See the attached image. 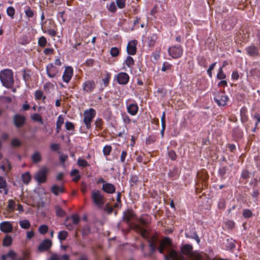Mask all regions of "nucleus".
Listing matches in <instances>:
<instances>
[{
	"instance_id": "nucleus-59",
	"label": "nucleus",
	"mask_w": 260,
	"mask_h": 260,
	"mask_svg": "<svg viewBox=\"0 0 260 260\" xmlns=\"http://www.w3.org/2000/svg\"><path fill=\"white\" fill-rule=\"evenodd\" d=\"M168 155L172 160H175L177 158V154L174 150L169 151Z\"/></svg>"
},
{
	"instance_id": "nucleus-45",
	"label": "nucleus",
	"mask_w": 260,
	"mask_h": 260,
	"mask_svg": "<svg viewBox=\"0 0 260 260\" xmlns=\"http://www.w3.org/2000/svg\"><path fill=\"white\" fill-rule=\"evenodd\" d=\"M35 99L36 100H40L42 98H43V100L46 99L45 96L43 97V92L40 90H38L36 91V92L35 93Z\"/></svg>"
},
{
	"instance_id": "nucleus-62",
	"label": "nucleus",
	"mask_w": 260,
	"mask_h": 260,
	"mask_svg": "<svg viewBox=\"0 0 260 260\" xmlns=\"http://www.w3.org/2000/svg\"><path fill=\"white\" fill-rule=\"evenodd\" d=\"M73 220V223L75 224H77L80 221V218L78 215L73 214L71 216Z\"/></svg>"
},
{
	"instance_id": "nucleus-17",
	"label": "nucleus",
	"mask_w": 260,
	"mask_h": 260,
	"mask_svg": "<svg viewBox=\"0 0 260 260\" xmlns=\"http://www.w3.org/2000/svg\"><path fill=\"white\" fill-rule=\"evenodd\" d=\"M0 230L5 233H10L13 230V226L9 221H3L0 223Z\"/></svg>"
},
{
	"instance_id": "nucleus-31",
	"label": "nucleus",
	"mask_w": 260,
	"mask_h": 260,
	"mask_svg": "<svg viewBox=\"0 0 260 260\" xmlns=\"http://www.w3.org/2000/svg\"><path fill=\"white\" fill-rule=\"evenodd\" d=\"M31 160L34 163H38L42 160V157L39 152H35L31 155Z\"/></svg>"
},
{
	"instance_id": "nucleus-14",
	"label": "nucleus",
	"mask_w": 260,
	"mask_h": 260,
	"mask_svg": "<svg viewBox=\"0 0 260 260\" xmlns=\"http://www.w3.org/2000/svg\"><path fill=\"white\" fill-rule=\"evenodd\" d=\"M138 42L134 40L128 42L127 46V52L129 55H135L137 52L136 45Z\"/></svg>"
},
{
	"instance_id": "nucleus-27",
	"label": "nucleus",
	"mask_w": 260,
	"mask_h": 260,
	"mask_svg": "<svg viewBox=\"0 0 260 260\" xmlns=\"http://www.w3.org/2000/svg\"><path fill=\"white\" fill-rule=\"evenodd\" d=\"M247 109L243 107L240 110L241 120L242 122H246L248 121V118L247 115Z\"/></svg>"
},
{
	"instance_id": "nucleus-34",
	"label": "nucleus",
	"mask_w": 260,
	"mask_h": 260,
	"mask_svg": "<svg viewBox=\"0 0 260 260\" xmlns=\"http://www.w3.org/2000/svg\"><path fill=\"white\" fill-rule=\"evenodd\" d=\"M139 181V178H138V176H137L136 175H132L131 177V178L129 179V183H130L131 186H134L135 185H137L138 184Z\"/></svg>"
},
{
	"instance_id": "nucleus-21",
	"label": "nucleus",
	"mask_w": 260,
	"mask_h": 260,
	"mask_svg": "<svg viewBox=\"0 0 260 260\" xmlns=\"http://www.w3.org/2000/svg\"><path fill=\"white\" fill-rule=\"evenodd\" d=\"M218 173L222 179H225L226 178V174H230V171L227 166H222L219 168Z\"/></svg>"
},
{
	"instance_id": "nucleus-40",
	"label": "nucleus",
	"mask_w": 260,
	"mask_h": 260,
	"mask_svg": "<svg viewBox=\"0 0 260 260\" xmlns=\"http://www.w3.org/2000/svg\"><path fill=\"white\" fill-rule=\"evenodd\" d=\"M25 14L28 18H32L34 16V12L29 7L25 8Z\"/></svg>"
},
{
	"instance_id": "nucleus-56",
	"label": "nucleus",
	"mask_w": 260,
	"mask_h": 260,
	"mask_svg": "<svg viewBox=\"0 0 260 260\" xmlns=\"http://www.w3.org/2000/svg\"><path fill=\"white\" fill-rule=\"evenodd\" d=\"M103 121L101 118H98L95 121V125L97 128L99 129H102V126H103Z\"/></svg>"
},
{
	"instance_id": "nucleus-37",
	"label": "nucleus",
	"mask_w": 260,
	"mask_h": 260,
	"mask_svg": "<svg viewBox=\"0 0 260 260\" xmlns=\"http://www.w3.org/2000/svg\"><path fill=\"white\" fill-rule=\"evenodd\" d=\"M68 236V233L67 232L62 231H60L58 233V237L60 241H62L65 240Z\"/></svg>"
},
{
	"instance_id": "nucleus-3",
	"label": "nucleus",
	"mask_w": 260,
	"mask_h": 260,
	"mask_svg": "<svg viewBox=\"0 0 260 260\" xmlns=\"http://www.w3.org/2000/svg\"><path fill=\"white\" fill-rule=\"evenodd\" d=\"M91 198L93 203L99 208H101L105 203L104 195L99 190H93Z\"/></svg>"
},
{
	"instance_id": "nucleus-51",
	"label": "nucleus",
	"mask_w": 260,
	"mask_h": 260,
	"mask_svg": "<svg viewBox=\"0 0 260 260\" xmlns=\"http://www.w3.org/2000/svg\"><path fill=\"white\" fill-rule=\"evenodd\" d=\"M48 226L45 225H41L39 229V232L41 234L45 235L48 232Z\"/></svg>"
},
{
	"instance_id": "nucleus-60",
	"label": "nucleus",
	"mask_w": 260,
	"mask_h": 260,
	"mask_svg": "<svg viewBox=\"0 0 260 260\" xmlns=\"http://www.w3.org/2000/svg\"><path fill=\"white\" fill-rule=\"evenodd\" d=\"M104 211L108 214H110L113 211V207L107 204L104 208Z\"/></svg>"
},
{
	"instance_id": "nucleus-58",
	"label": "nucleus",
	"mask_w": 260,
	"mask_h": 260,
	"mask_svg": "<svg viewBox=\"0 0 260 260\" xmlns=\"http://www.w3.org/2000/svg\"><path fill=\"white\" fill-rule=\"evenodd\" d=\"M110 78L111 74L108 73L106 74V77L103 79V81L105 86H107L108 85Z\"/></svg>"
},
{
	"instance_id": "nucleus-47",
	"label": "nucleus",
	"mask_w": 260,
	"mask_h": 260,
	"mask_svg": "<svg viewBox=\"0 0 260 260\" xmlns=\"http://www.w3.org/2000/svg\"><path fill=\"white\" fill-rule=\"evenodd\" d=\"M15 13V9L13 7H9L7 9V14L8 16H10L12 18H14Z\"/></svg>"
},
{
	"instance_id": "nucleus-38",
	"label": "nucleus",
	"mask_w": 260,
	"mask_h": 260,
	"mask_svg": "<svg viewBox=\"0 0 260 260\" xmlns=\"http://www.w3.org/2000/svg\"><path fill=\"white\" fill-rule=\"evenodd\" d=\"M250 75L254 77L259 78L260 77V70L257 68L252 69L250 71Z\"/></svg>"
},
{
	"instance_id": "nucleus-39",
	"label": "nucleus",
	"mask_w": 260,
	"mask_h": 260,
	"mask_svg": "<svg viewBox=\"0 0 260 260\" xmlns=\"http://www.w3.org/2000/svg\"><path fill=\"white\" fill-rule=\"evenodd\" d=\"M107 9L111 13H114L117 11L116 5L114 2H111L109 6H107Z\"/></svg>"
},
{
	"instance_id": "nucleus-61",
	"label": "nucleus",
	"mask_w": 260,
	"mask_h": 260,
	"mask_svg": "<svg viewBox=\"0 0 260 260\" xmlns=\"http://www.w3.org/2000/svg\"><path fill=\"white\" fill-rule=\"evenodd\" d=\"M11 145L13 147H19L21 145V142L18 139H14L11 141Z\"/></svg>"
},
{
	"instance_id": "nucleus-30",
	"label": "nucleus",
	"mask_w": 260,
	"mask_h": 260,
	"mask_svg": "<svg viewBox=\"0 0 260 260\" xmlns=\"http://www.w3.org/2000/svg\"><path fill=\"white\" fill-rule=\"evenodd\" d=\"M161 70L162 72L171 71L173 72V66L168 62L165 61L162 64Z\"/></svg>"
},
{
	"instance_id": "nucleus-44",
	"label": "nucleus",
	"mask_w": 260,
	"mask_h": 260,
	"mask_svg": "<svg viewBox=\"0 0 260 260\" xmlns=\"http://www.w3.org/2000/svg\"><path fill=\"white\" fill-rule=\"evenodd\" d=\"M157 137L155 136L151 135L149 136L146 140V145H149L156 141Z\"/></svg>"
},
{
	"instance_id": "nucleus-15",
	"label": "nucleus",
	"mask_w": 260,
	"mask_h": 260,
	"mask_svg": "<svg viewBox=\"0 0 260 260\" xmlns=\"http://www.w3.org/2000/svg\"><path fill=\"white\" fill-rule=\"evenodd\" d=\"M52 246V241L49 239H45L38 246V250L40 252L47 251L50 249Z\"/></svg>"
},
{
	"instance_id": "nucleus-7",
	"label": "nucleus",
	"mask_w": 260,
	"mask_h": 260,
	"mask_svg": "<svg viewBox=\"0 0 260 260\" xmlns=\"http://www.w3.org/2000/svg\"><path fill=\"white\" fill-rule=\"evenodd\" d=\"M169 55L173 58L180 57L183 54V49L181 46L175 45L171 47L168 50Z\"/></svg>"
},
{
	"instance_id": "nucleus-28",
	"label": "nucleus",
	"mask_w": 260,
	"mask_h": 260,
	"mask_svg": "<svg viewBox=\"0 0 260 260\" xmlns=\"http://www.w3.org/2000/svg\"><path fill=\"white\" fill-rule=\"evenodd\" d=\"M192 250V246L189 244L184 245L181 248L182 253L185 255H190Z\"/></svg>"
},
{
	"instance_id": "nucleus-50",
	"label": "nucleus",
	"mask_w": 260,
	"mask_h": 260,
	"mask_svg": "<svg viewBox=\"0 0 260 260\" xmlns=\"http://www.w3.org/2000/svg\"><path fill=\"white\" fill-rule=\"evenodd\" d=\"M116 3L119 9H123L125 7L126 0H116Z\"/></svg>"
},
{
	"instance_id": "nucleus-23",
	"label": "nucleus",
	"mask_w": 260,
	"mask_h": 260,
	"mask_svg": "<svg viewBox=\"0 0 260 260\" xmlns=\"http://www.w3.org/2000/svg\"><path fill=\"white\" fill-rule=\"evenodd\" d=\"M235 24V19L234 17H232L224 21L223 25L225 26L226 28L228 29H231L233 28Z\"/></svg>"
},
{
	"instance_id": "nucleus-41",
	"label": "nucleus",
	"mask_w": 260,
	"mask_h": 260,
	"mask_svg": "<svg viewBox=\"0 0 260 260\" xmlns=\"http://www.w3.org/2000/svg\"><path fill=\"white\" fill-rule=\"evenodd\" d=\"M55 210L57 216L62 217L65 215L66 212L59 206H56Z\"/></svg>"
},
{
	"instance_id": "nucleus-24",
	"label": "nucleus",
	"mask_w": 260,
	"mask_h": 260,
	"mask_svg": "<svg viewBox=\"0 0 260 260\" xmlns=\"http://www.w3.org/2000/svg\"><path fill=\"white\" fill-rule=\"evenodd\" d=\"M157 36L156 34L152 33L148 37V45L149 47H153L155 44Z\"/></svg>"
},
{
	"instance_id": "nucleus-25",
	"label": "nucleus",
	"mask_w": 260,
	"mask_h": 260,
	"mask_svg": "<svg viewBox=\"0 0 260 260\" xmlns=\"http://www.w3.org/2000/svg\"><path fill=\"white\" fill-rule=\"evenodd\" d=\"M138 221L143 226H147L150 223V218L148 215H142Z\"/></svg>"
},
{
	"instance_id": "nucleus-2",
	"label": "nucleus",
	"mask_w": 260,
	"mask_h": 260,
	"mask_svg": "<svg viewBox=\"0 0 260 260\" xmlns=\"http://www.w3.org/2000/svg\"><path fill=\"white\" fill-rule=\"evenodd\" d=\"M0 79L3 85L9 88L14 84L13 73L10 69H5L0 73Z\"/></svg>"
},
{
	"instance_id": "nucleus-49",
	"label": "nucleus",
	"mask_w": 260,
	"mask_h": 260,
	"mask_svg": "<svg viewBox=\"0 0 260 260\" xmlns=\"http://www.w3.org/2000/svg\"><path fill=\"white\" fill-rule=\"evenodd\" d=\"M22 77L23 79L25 81V82H28L30 78L29 72L24 70L23 71Z\"/></svg>"
},
{
	"instance_id": "nucleus-52",
	"label": "nucleus",
	"mask_w": 260,
	"mask_h": 260,
	"mask_svg": "<svg viewBox=\"0 0 260 260\" xmlns=\"http://www.w3.org/2000/svg\"><path fill=\"white\" fill-rule=\"evenodd\" d=\"M119 50L117 47H112L110 50V54L112 57H116L119 55Z\"/></svg>"
},
{
	"instance_id": "nucleus-6",
	"label": "nucleus",
	"mask_w": 260,
	"mask_h": 260,
	"mask_svg": "<svg viewBox=\"0 0 260 260\" xmlns=\"http://www.w3.org/2000/svg\"><path fill=\"white\" fill-rule=\"evenodd\" d=\"M12 121L16 128H20L24 125L26 118L23 115L16 114L13 117Z\"/></svg>"
},
{
	"instance_id": "nucleus-13",
	"label": "nucleus",
	"mask_w": 260,
	"mask_h": 260,
	"mask_svg": "<svg viewBox=\"0 0 260 260\" xmlns=\"http://www.w3.org/2000/svg\"><path fill=\"white\" fill-rule=\"evenodd\" d=\"M95 87V83L93 80H87L83 84V89L86 92H92Z\"/></svg>"
},
{
	"instance_id": "nucleus-64",
	"label": "nucleus",
	"mask_w": 260,
	"mask_h": 260,
	"mask_svg": "<svg viewBox=\"0 0 260 260\" xmlns=\"http://www.w3.org/2000/svg\"><path fill=\"white\" fill-rule=\"evenodd\" d=\"M216 64V62L213 63L212 64H211L209 68L207 70V73L210 78H211L212 76V71L214 69Z\"/></svg>"
},
{
	"instance_id": "nucleus-43",
	"label": "nucleus",
	"mask_w": 260,
	"mask_h": 260,
	"mask_svg": "<svg viewBox=\"0 0 260 260\" xmlns=\"http://www.w3.org/2000/svg\"><path fill=\"white\" fill-rule=\"evenodd\" d=\"M90 233V228L88 225H84L82 229L83 236H87Z\"/></svg>"
},
{
	"instance_id": "nucleus-20",
	"label": "nucleus",
	"mask_w": 260,
	"mask_h": 260,
	"mask_svg": "<svg viewBox=\"0 0 260 260\" xmlns=\"http://www.w3.org/2000/svg\"><path fill=\"white\" fill-rule=\"evenodd\" d=\"M0 189H2L5 195L8 194L9 188L6 179L2 176H0Z\"/></svg>"
},
{
	"instance_id": "nucleus-29",
	"label": "nucleus",
	"mask_w": 260,
	"mask_h": 260,
	"mask_svg": "<svg viewBox=\"0 0 260 260\" xmlns=\"http://www.w3.org/2000/svg\"><path fill=\"white\" fill-rule=\"evenodd\" d=\"M159 243L162 244L166 248V251H168V248L172 249V241L168 237H166L162 241H160Z\"/></svg>"
},
{
	"instance_id": "nucleus-16",
	"label": "nucleus",
	"mask_w": 260,
	"mask_h": 260,
	"mask_svg": "<svg viewBox=\"0 0 260 260\" xmlns=\"http://www.w3.org/2000/svg\"><path fill=\"white\" fill-rule=\"evenodd\" d=\"M117 81L120 84H126L129 81V76L124 72L119 73L117 75Z\"/></svg>"
},
{
	"instance_id": "nucleus-11",
	"label": "nucleus",
	"mask_w": 260,
	"mask_h": 260,
	"mask_svg": "<svg viewBox=\"0 0 260 260\" xmlns=\"http://www.w3.org/2000/svg\"><path fill=\"white\" fill-rule=\"evenodd\" d=\"M59 72V69L55 67L53 63H50L46 66V73L50 78L56 77Z\"/></svg>"
},
{
	"instance_id": "nucleus-8",
	"label": "nucleus",
	"mask_w": 260,
	"mask_h": 260,
	"mask_svg": "<svg viewBox=\"0 0 260 260\" xmlns=\"http://www.w3.org/2000/svg\"><path fill=\"white\" fill-rule=\"evenodd\" d=\"M228 99V96L224 95L221 91H217L214 97V101L218 106H225Z\"/></svg>"
},
{
	"instance_id": "nucleus-32",
	"label": "nucleus",
	"mask_w": 260,
	"mask_h": 260,
	"mask_svg": "<svg viewBox=\"0 0 260 260\" xmlns=\"http://www.w3.org/2000/svg\"><path fill=\"white\" fill-rule=\"evenodd\" d=\"M31 119L34 121L39 122L41 124L44 123L42 116L38 113H35L31 115Z\"/></svg>"
},
{
	"instance_id": "nucleus-22",
	"label": "nucleus",
	"mask_w": 260,
	"mask_h": 260,
	"mask_svg": "<svg viewBox=\"0 0 260 260\" xmlns=\"http://www.w3.org/2000/svg\"><path fill=\"white\" fill-rule=\"evenodd\" d=\"M127 112L132 115H135L138 111V106L137 104H131L127 108Z\"/></svg>"
},
{
	"instance_id": "nucleus-36",
	"label": "nucleus",
	"mask_w": 260,
	"mask_h": 260,
	"mask_svg": "<svg viewBox=\"0 0 260 260\" xmlns=\"http://www.w3.org/2000/svg\"><path fill=\"white\" fill-rule=\"evenodd\" d=\"M19 224L21 228L28 229L30 226V224L28 220H23L19 222Z\"/></svg>"
},
{
	"instance_id": "nucleus-57",
	"label": "nucleus",
	"mask_w": 260,
	"mask_h": 260,
	"mask_svg": "<svg viewBox=\"0 0 260 260\" xmlns=\"http://www.w3.org/2000/svg\"><path fill=\"white\" fill-rule=\"evenodd\" d=\"M111 146L108 145L105 146L103 148L104 154L106 156L109 155L111 151Z\"/></svg>"
},
{
	"instance_id": "nucleus-33",
	"label": "nucleus",
	"mask_w": 260,
	"mask_h": 260,
	"mask_svg": "<svg viewBox=\"0 0 260 260\" xmlns=\"http://www.w3.org/2000/svg\"><path fill=\"white\" fill-rule=\"evenodd\" d=\"M12 239L11 236L6 235L3 241V245L5 247H8L11 245Z\"/></svg>"
},
{
	"instance_id": "nucleus-18",
	"label": "nucleus",
	"mask_w": 260,
	"mask_h": 260,
	"mask_svg": "<svg viewBox=\"0 0 260 260\" xmlns=\"http://www.w3.org/2000/svg\"><path fill=\"white\" fill-rule=\"evenodd\" d=\"M246 51L248 55L252 57L257 56L259 54L258 48L253 45L246 47Z\"/></svg>"
},
{
	"instance_id": "nucleus-10",
	"label": "nucleus",
	"mask_w": 260,
	"mask_h": 260,
	"mask_svg": "<svg viewBox=\"0 0 260 260\" xmlns=\"http://www.w3.org/2000/svg\"><path fill=\"white\" fill-rule=\"evenodd\" d=\"M168 254H164V258L165 260H170L172 258L173 260H184L183 256L178 253L176 251L168 248Z\"/></svg>"
},
{
	"instance_id": "nucleus-19",
	"label": "nucleus",
	"mask_w": 260,
	"mask_h": 260,
	"mask_svg": "<svg viewBox=\"0 0 260 260\" xmlns=\"http://www.w3.org/2000/svg\"><path fill=\"white\" fill-rule=\"evenodd\" d=\"M115 186L110 183H106L103 184L102 190L107 193H113L115 192Z\"/></svg>"
},
{
	"instance_id": "nucleus-26",
	"label": "nucleus",
	"mask_w": 260,
	"mask_h": 260,
	"mask_svg": "<svg viewBox=\"0 0 260 260\" xmlns=\"http://www.w3.org/2000/svg\"><path fill=\"white\" fill-rule=\"evenodd\" d=\"M51 191L55 196H58L59 193L64 192V189L62 186L54 185L51 187Z\"/></svg>"
},
{
	"instance_id": "nucleus-12",
	"label": "nucleus",
	"mask_w": 260,
	"mask_h": 260,
	"mask_svg": "<svg viewBox=\"0 0 260 260\" xmlns=\"http://www.w3.org/2000/svg\"><path fill=\"white\" fill-rule=\"evenodd\" d=\"M73 75V70L71 67L66 68L64 72L62 75V80L66 83H69L71 80Z\"/></svg>"
},
{
	"instance_id": "nucleus-5",
	"label": "nucleus",
	"mask_w": 260,
	"mask_h": 260,
	"mask_svg": "<svg viewBox=\"0 0 260 260\" xmlns=\"http://www.w3.org/2000/svg\"><path fill=\"white\" fill-rule=\"evenodd\" d=\"M83 122L87 129L91 128V122L96 115V111L93 108H90L84 112Z\"/></svg>"
},
{
	"instance_id": "nucleus-55",
	"label": "nucleus",
	"mask_w": 260,
	"mask_h": 260,
	"mask_svg": "<svg viewBox=\"0 0 260 260\" xmlns=\"http://www.w3.org/2000/svg\"><path fill=\"white\" fill-rule=\"evenodd\" d=\"M243 216L245 218H250L252 216V213L249 209H245L243 212Z\"/></svg>"
},
{
	"instance_id": "nucleus-48",
	"label": "nucleus",
	"mask_w": 260,
	"mask_h": 260,
	"mask_svg": "<svg viewBox=\"0 0 260 260\" xmlns=\"http://www.w3.org/2000/svg\"><path fill=\"white\" fill-rule=\"evenodd\" d=\"M77 164L79 166L81 167H86L89 166L87 161L83 159H78L77 161Z\"/></svg>"
},
{
	"instance_id": "nucleus-35",
	"label": "nucleus",
	"mask_w": 260,
	"mask_h": 260,
	"mask_svg": "<svg viewBox=\"0 0 260 260\" xmlns=\"http://www.w3.org/2000/svg\"><path fill=\"white\" fill-rule=\"evenodd\" d=\"M22 179L24 184H28L31 179V176L28 172H26L22 175Z\"/></svg>"
},
{
	"instance_id": "nucleus-1",
	"label": "nucleus",
	"mask_w": 260,
	"mask_h": 260,
	"mask_svg": "<svg viewBox=\"0 0 260 260\" xmlns=\"http://www.w3.org/2000/svg\"><path fill=\"white\" fill-rule=\"evenodd\" d=\"M134 230L137 233H139L148 242L150 250L149 252H144V257L151 256L157 250L158 243L160 242L158 237L155 235L149 237L147 230L139 224H135L134 225Z\"/></svg>"
},
{
	"instance_id": "nucleus-9",
	"label": "nucleus",
	"mask_w": 260,
	"mask_h": 260,
	"mask_svg": "<svg viewBox=\"0 0 260 260\" xmlns=\"http://www.w3.org/2000/svg\"><path fill=\"white\" fill-rule=\"evenodd\" d=\"M48 171L47 168L43 167L37 173L35 179L39 183H43L46 181Z\"/></svg>"
},
{
	"instance_id": "nucleus-4",
	"label": "nucleus",
	"mask_w": 260,
	"mask_h": 260,
	"mask_svg": "<svg viewBox=\"0 0 260 260\" xmlns=\"http://www.w3.org/2000/svg\"><path fill=\"white\" fill-rule=\"evenodd\" d=\"M137 216L135 212L132 209H127L123 213L122 220L124 222H126L131 228L134 230V225L136 224H133L131 221L133 219H136Z\"/></svg>"
},
{
	"instance_id": "nucleus-54",
	"label": "nucleus",
	"mask_w": 260,
	"mask_h": 260,
	"mask_svg": "<svg viewBox=\"0 0 260 260\" xmlns=\"http://www.w3.org/2000/svg\"><path fill=\"white\" fill-rule=\"evenodd\" d=\"M217 78L218 79H224L226 78L225 75L224 74L222 68H220L219 70L218 73L217 75Z\"/></svg>"
},
{
	"instance_id": "nucleus-42",
	"label": "nucleus",
	"mask_w": 260,
	"mask_h": 260,
	"mask_svg": "<svg viewBox=\"0 0 260 260\" xmlns=\"http://www.w3.org/2000/svg\"><path fill=\"white\" fill-rule=\"evenodd\" d=\"M47 44L46 39L44 37H41L38 40V45L41 47H44Z\"/></svg>"
},
{
	"instance_id": "nucleus-46",
	"label": "nucleus",
	"mask_w": 260,
	"mask_h": 260,
	"mask_svg": "<svg viewBox=\"0 0 260 260\" xmlns=\"http://www.w3.org/2000/svg\"><path fill=\"white\" fill-rule=\"evenodd\" d=\"M125 63L128 67L131 68L134 65V60L133 57L130 56H128L125 60Z\"/></svg>"
},
{
	"instance_id": "nucleus-63",
	"label": "nucleus",
	"mask_w": 260,
	"mask_h": 260,
	"mask_svg": "<svg viewBox=\"0 0 260 260\" xmlns=\"http://www.w3.org/2000/svg\"><path fill=\"white\" fill-rule=\"evenodd\" d=\"M66 128L68 131H71L74 129V124L69 121H67L66 122Z\"/></svg>"
},
{
	"instance_id": "nucleus-53",
	"label": "nucleus",
	"mask_w": 260,
	"mask_h": 260,
	"mask_svg": "<svg viewBox=\"0 0 260 260\" xmlns=\"http://www.w3.org/2000/svg\"><path fill=\"white\" fill-rule=\"evenodd\" d=\"M15 203L13 200H9L8 201V205L7 208L8 210L13 211L15 207Z\"/></svg>"
}]
</instances>
